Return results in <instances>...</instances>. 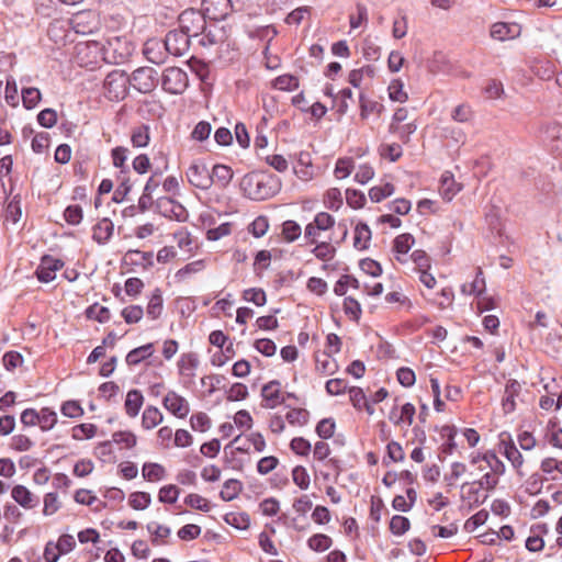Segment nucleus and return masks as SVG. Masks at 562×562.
<instances>
[{
  "instance_id": "obj_1",
  "label": "nucleus",
  "mask_w": 562,
  "mask_h": 562,
  "mask_svg": "<svg viewBox=\"0 0 562 562\" xmlns=\"http://www.w3.org/2000/svg\"><path fill=\"white\" fill-rule=\"evenodd\" d=\"M130 77L123 70H113L104 79L105 97L111 101L123 100L127 95Z\"/></svg>"
},
{
  "instance_id": "obj_2",
  "label": "nucleus",
  "mask_w": 562,
  "mask_h": 562,
  "mask_svg": "<svg viewBox=\"0 0 562 562\" xmlns=\"http://www.w3.org/2000/svg\"><path fill=\"white\" fill-rule=\"evenodd\" d=\"M207 15L194 9L184 10L179 15V27L190 38L196 37L203 33L206 25Z\"/></svg>"
},
{
  "instance_id": "obj_3",
  "label": "nucleus",
  "mask_w": 562,
  "mask_h": 562,
  "mask_svg": "<svg viewBox=\"0 0 562 562\" xmlns=\"http://www.w3.org/2000/svg\"><path fill=\"white\" fill-rule=\"evenodd\" d=\"M189 83L188 75L181 68L169 67L162 74V89L171 94H181Z\"/></svg>"
},
{
  "instance_id": "obj_4",
  "label": "nucleus",
  "mask_w": 562,
  "mask_h": 562,
  "mask_svg": "<svg viewBox=\"0 0 562 562\" xmlns=\"http://www.w3.org/2000/svg\"><path fill=\"white\" fill-rule=\"evenodd\" d=\"M128 77L130 85L140 93L151 92L158 82V74L151 67H139Z\"/></svg>"
},
{
  "instance_id": "obj_5",
  "label": "nucleus",
  "mask_w": 562,
  "mask_h": 562,
  "mask_svg": "<svg viewBox=\"0 0 562 562\" xmlns=\"http://www.w3.org/2000/svg\"><path fill=\"white\" fill-rule=\"evenodd\" d=\"M187 180L196 189L206 191L212 187L210 170L202 161H193L186 171Z\"/></svg>"
},
{
  "instance_id": "obj_6",
  "label": "nucleus",
  "mask_w": 562,
  "mask_h": 562,
  "mask_svg": "<svg viewBox=\"0 0 562 562\" xmlns=\"http://www.w3.org/2000/svg\"><path fill=\"white\" fill-rule=\"evenodd\" d=\"M72 30L78 34H91L99 27V20L92 11H80L69 20Z\"/></svg>"
},
{
  "instance_id": "obj_7",
  "label": "nucleus",
  "mask_w": 562,
  "mask_h": 562,
  "mask_svg": "<svg viewBox=\"0 0 562 562\" xmlns=\"http://www.w3.org/2000/svg\"><path fill=\"white\" fill-rule=\"evenodd\" d=\"M162 406L171 415L180 419L186 418L190 413V404L188 400L176 391L167 392L162 398Z\"/></svg>"
},
{
  "instance_id": "obj_8",
  "label": "nucleus",
  "mask_w": 562,
  "mask_h": 562,
  "mask_svg": "<svg viewBox=\"0 0 562 562\" xmlns=\"http://www.w3.org/2000/svg\"><path fill=\"white\" fill-rule=\"evenodd\" d=\"M165 48L173 56H183L190 47V37L181 30L170 31L164 42Z\"/></svg>"
},
{
  "instance_id": "obj_9",
  "label": "nucleus",
  "mask_w": 562,
  "mask_h": 562,
  "mask_svg": "<svg viewBox=\"0 0 562 562\" xmlns=\"http://www.w3.org/2000/svg\"><path fill=\"white\" fill-rule=\"evenodd\" d=\"M64 262L52 256H44L36 269V277L41 282L48 283L56 277V271L60 270Z\"/></svg>"
},
{
  "instance_id": "obj_10",
  "label": "nucleus",
  "mask_w": 562,
  "mask_h": 562,
  "mask_svg": "<svg viewBox=\"0 0 562 562\" xmlns=\"http://www.w3.org/2000/svg\"><path fill=\"white\" fill-rule=\"evenodd\" d=\"M158 206L161 210L162 215L166 217L178 222H186L188 220L189 214L186 207L170 198L159 199Z\"/></svg>"
},
{
  "instance_id": "obj_11",
  "label": "nucleus",
  "mask_w": 562,
  "mask_h": 562,
  "mask_svg": "<svg viewBox=\"0 0 562 562\" xmlns=\"http://www.w3.org/2000/svg\"><path fill=\"white\" fill-rule=\"evenodd\" d=\"M11 497L22 508L26 510L34 509L40 504V497L32 493L26 486L18 484L11 490Z\"/></svg>"
},
{
  "instance_id": "obj_12",
  "label": "nucleus",
  "mask_w": 562,
  "mask_h": 562,
  "mask_svg": "<svg viewBox=\"0 0 562 562\" xmlns=\"http://www.w3.org/2000/svg\"><path fill=\"white\" fill-rule=\"evenodd\" d=\"M262 406L265 408H274L282 404L284 398L281 394V383L277 380L270 381L261 389Z\"/></svg>"
},
{
  "instance_id": "obj_13",
  "label": "nucleus",
  "mask_w": 562,
  "mask_h": 562,
  "mask_svg": "<svg viewBox=\"0 0 562 562\" xmlns=\"http://www.w3.org/2000/svg\"><path fill=\"white\" fill-rule=\"evenodd\" d=\"M228 0H203L202 10L209 19L221 21L228 15Z\"/></svg>"
},
{
  "instance_id": "obj_14",
  "label": "nucleus",
  "mask_w": 562,
  "mask_h": 562,
  "mask_svg": "<svg viewBox=\"0 0 562 562\" xmlns=\"http://www.w3.org/2000/svg\"><path fill=\"white\" fill-rule=\"evenodd\" d=\"M501 447L503 449V454L510 462L513 468L517 471V473L522 476L521 468L524 464V457L520 451L515 446L514 441L509 439L506 441L505 439H501Z\"/></svg>"
},
{
  "instance_id": "obj_15",
  "label": "nucleus",
  "mask_w": 562,
  "mask_h": 562,
  "mask_svg": "<svg viewBox=\"0 0 562 562\" xmlns=\"http://www.w3.org/2000/svg\"><path fill=\"white\" fill-rule=\"evenodd\" d=\"M520 27L516 23H494L491 27V36L497 41H506L515 38L519 35Z\"/></svg>"
},
{
  "instance_id": "obj_16",
  "label": "nucleus",
  "mask_w": 562,
  "mask_h": 562,
  "mask_svg": "<svg viewBox=\"0 0 562 562\" xmlns=\"http://www.w3.org/2000/svg\"><path fill=\"white\" fill-rule=\"evenodd\" d=\"M521 385L516 380H509L505 386L502 398V407L505 414H510L516 408L515 398L519 395Z\"/></svg>"
},
{
  "instance_id": "obj_17",
  "label": "nucleus",
  "mask_w": 562,
  "mask_h": 562,
  "mask_svg": "<svg viewBox=\"0 0 562 562\" xmlns=\"http://www.w3.org/2000/svg\"><path fill=\"white\" fill-rule=\"evenodd\" d=\"M462 490V499L467 501L471 507L483 504L487 498L486 495H482L481 487L476 484V482H465L461 486Z\"/></svg>"
},
{
  "instance_id": "obj_18",
  "label": "nucleus",
  "mask_w": 562,
  "mask_h": 562,
  "mask_svg": "<svg viewBox=\"0 0 562 562\" xmlns=\"http://www.w3.org/2000/svg\"><path fill=\"white\" fill-rule=\"evenodd\" d=\"M114 225L108 217L100 220L92 228V238L100 245L106 244L113 235Z\"/></svg>"
},
{
  "instance_id": "obj_19",
  "label": "nucleus",
  "mask_w": 562,
  "mask_h": 562,
  "mask_svg": "<svg viewBox=\"0 0 562 562\" xmlns=\"http://www.w3.org/2000/svg\"><path fill=\"white\" fill-rule=\"evenodd\" d=\"M153 257H154V255L150 251H140V250L131 249V250L126 251L123 260L126 265L139 266L143 269H148L154 263Z\"/></svg>"
},
{
  "instance_id": "obj_20",
  "label": "nucleus",
  "mask_w": 562,
  "mask_h": 562,
  "mask_svg": "<svg viewBox=\"0 0 562 562\" xmlns=\"http://www.w3.org/2000/svg\"><path fill=\"white\" fill-rule=\"evenodd\" d=\"M212 184L214 183L221 189H225L232 181L234 172L231 167L216 164L210 171Z\"/></svg>"
},
{
  "instance_id": "obj_21",
  "label": "nucleus",
  "mask_w": 562,
  "mask_h": 562,
  "mask_svg": "<svg viewBox=\"0 0 562 562\" xmlns=\"http://www.w3.org/2000/svg\"><path fill=\"white\" fill-rule=\"evenodd\" d=\"M198 366L199 359L194 352L182 353L178 360L179 373L189 380H192L195 376Z\"/></svg>"
},
{
  "instance_id": "obj_22",
  "label": "nucleus",
  "mask_w": 562,
  "mask_h": 562,
  "mask_svg": "<svg viewBox=\"0 0 562 562\" xmlns=\"http://www.w3.org/2000/svg\"><path fill=\"white\" fill-rule=\"evenodd\" d=\"M144 404V395L139 390H131L126 394L124 409L128 417L134 418L138 415Z\"/></svg>"
},
{
  "instance_id": "obj_23",
  "label": "nucleus",
  "mask_w": 562,
  "mask_h": 562,
  "mask_svg": "<svg viewBox=\"0 0 562 562\" xmlns=\"http://www.w3.org/2000/svg\"><path fill=\"white\" fill-rule=\"evenodd\" d=\"M164 420L161 411L154 406L147 405L142 414V427L145 430H151L160 425Z\"/></svg>"
},
{
  "instance_id": "obj_24",
  "label": "nucleus",
  "mask_w": 562,
  "mask_h": 562,
  "mask_svg": "<svg viewBox=\"0 0 562 562\" xmlns=\"http://www.w3.org/2000/svg\"><path fill=\"white\" fill-rule=\"evenodd\" d=\"M154 352V345L151 342L137 347L131 350L125 358L128 366H137L143 360L149 358Z\"/></svg>"
},
{
  "instance_id": "obj_25",
  "label": "nucleus",
  "mask_w": 562,
  "mask_h": 562,
  "mask_svg": "<svg viewBox=\"0 0 562 562\" xmlns=\"http://www.w3.org/2000/svg\"><path fill=\"white\" fill-rule=\"evenodd\" d=\"M142 475L148 482H158L165 479L166 469L159 463L146 462L143 464Z\"/></svg>"
},
{
  "instance_id": "obj_26",
  "label": "nucleus",
  "mask_w": 562,
  "mask_h": 562,
  "mask_svg": "<svg viewBox=\"0 0 562 562\" xmlns=\"http://www.w3.org/2000/svg\"><path fill=\"white\" fill-rule=\"evenodd\" d=\"M485 279L481 268L477 269L476 276L473 281L464 283L461 286V292L467 295H481L485 291Z\"/></svg>"
},
{
  "instance_id": "obj_27",
  "label": "nucleus",
  "mask_w": 562,
  "mask_h": 562,
  "mask_svg": "<svg viewBox=\"0 0 562 562\" xmlns=\"http://www.w3.org/2000/svg\"><path fill=\"white\" fill-rule=\"evenodd\" d=\"M544 140L559 150L562 148V125L559 123H550L544 127Z\"/></svg>"
},
{
  "instance_id": "obj_28",
  "label": "nucleus",
  "mask_w": 562,
  "mask_h": 562,
  "mask_svg": "<svg viewBox=\"0 0 562 562\" xmlns=\"http://www.w3.org/2000/svg\"><path fill=\"white\" fill-rule=\"evenodd\" d=\"M338 369L336 360L329 352L316 356V370L325 375L334 374Z\"/></svg>"
},
{
  "instance_id": "obj_29",
  "label": "nucleus",
  "mask_w": 562,
  "mask_h": 562,
  "mask_svg": "<svg viewBox=\"0 0 562 562\" xmlns=\"http://www.w3.org/2000/svg\"><path fill=\"white\" fill-rule=\"evenodd\" d=\"M414 237L411 234L398 235L393 243V249L397 254L396 259L404 262L401 256L406 255L414 245Z\"/></svg>"
},
{
  "instance_id": "obj_30",
  "label": "nucleus",
  "mask_w": 562,
  "mask_h": 562,
  "mask_svg": "<svg viewBox=\"0 0 562 562\" xmlns=\"http://www.w3.org/2000/svg\"><path fill=\"white\" fill-rule=\"evenodd\" d=\"M147 530L151 535V543L154 546L165 544L166 542L164 540L168 538L171 533L169 527L165 525H159L157 522H149L147 525Z\"/></svg>"
},
{
  "instance_id": "obj_31",
  "label": "nucleus",
  "mask_w": 562,
  "mask_h": 562,
  "mask_svg": "<svg viewBox=\"0 0 562 562\" xmlns=\"http://www.w3.org/2000/svg\"><path fill=\"white\" fill-rule=\"evenodd\" d=\"M370 239L371 231L369 226L364 223L357 224L355 228L353 246L359 250L367 249Z\"/></svg>"
},
{
  "instance_id": "obj_32",
  "label": "nucleus",
  "mask_w": 562,
  "mask_h": 562,
  "mask_svg": "<svg viewBox=\"0 0 562 562\" xmlns=\"http://www.w3.org/2000/svg\"><path fill=\"white\" fill-rule=\"evenodd\" d=\"M241 490H243V484L240 481L235 480V479H229L224 483L223 488L220 492V496L223 501L229 502V501L235 499L238 496V494L241 492Z\"/></svg>"
},
{
  "instance_id": "obj_33",
  "label": "nucleus",
  "mask_w": 562,
  "mask_h": 562,
  "mask_svg": "<svg viewBox=\"0 0 562 562\" xmlns=\"http://www.w3.org/2000/svg\"><path fill=\"white\" fill-rule=\"evenodd\" d=\"M148 317L157 319L162 312V295L160 289H155L150 295L149 302L146 308Z\"/></svg>"
},
{
  "instance_id": "obj_34",
  "label": "nucleus",
  "mask_w": 562,
  "mask_h": 562,
  "mask_svg": "<svg viewBox=\"0 0 562 562\" xmlns=\"http://www.w3.org/2000/svg\"><path fill=\"white\" fill-rule=\"evenodd\" d=\"M389 98L394 102L404 103L408 94L404 90V82L401 79H393L387 87Z\"/></svg>"
},
{
  "instance_id": "obj_35",
  "label": "nucleus",
  "mask_w": 562,
  "mask_h": 562,
  "mask_svg": "<svg viewBox=\"0 0 562 562\" xmlns=\"http://www.w3.org/2000/svg\"><path fill=\"white\" fill-rule=\"evenodd\" d=\"M272 87L281 91H294L299 88V78L290 74H284L273 80Z\"/></svg>"
},
{
  "instance_id": "obj_36",
  "label": "nucleus",
  "mask_w": 562,
  "mask_h": 562,
  "mask_svg": "<svg viewBox=\"0 0 562 562\" xmlns=\"http://www.w3.org/2000/svg\"><path fill=\"white\" fill-rule=\"evenodd\" d=\"M150 135H149V126L139 125L132 131L131 142L134 147L142 148L146 147L149 144Z\"/></svg>"
},
{
  "instance_id": "obj_37",
  "label": "nucleus",
  "mask_w": 562,
  "mask_h": 562,
  "mask_svg": "<svg viewBox=\"0 0 562 562\" xmlns=\"http://www.w3.org/2000/svg\"><path fill=\"white\" fill-rule=\"evenodd\" d=\"M57 423V413L49 407H43L38 412V426L42 431L50 430Z\"/></svg>"
},
{
  "instance_id": "obj_38",
  "label": "nucleus",
  "mask_w": 562,
  "mask_h": 562,
  "mask_svg": "<svg viewBox=\"0 0 562 562\" xmlns=\"http://www.w3.org/2000/svg\"><path fill=\"white\" fill-rule=\"evenodd\" d=\"M460 191V187L456 183L451 175H443L441 178L440 193L447 201H451L452 198Z\"/></svg>"
},
{
  "instance_id": "obj_39",
  "label": "nucleus",
  "mask_w": 562,
  "mask_h": 562,
  "mask_svg": "<svg viewBox=\"0 0 562 562\" xmlns=\"http://www.w3.org/2000/svg\"><path fill=\"white\" fill-rule=\"evenodd\" d=\"M333 540L330 537L324 533L313 535L307 540V546L311 550L316 552H323L330 548Z\"/></svg>"
},
{
  "instance_id": "obj_40",
  "label": "nucleus",
  "mask_w": 562,
  "mask_h": 562,
  "mask_svg": "<svg viewBox=\"0 0 562 562\" xmlns=\"http://www.w3.org/2000/svg\"><path fill=\"white\" fill-rule=\"evenodd\" d=\"M482 459L493 474L503 475L505 473V464L497 458L494 451L488 450L482 453Z\"/></svg>"
},
{
  "instance_id": "obj_41",
  "label": "nucleus",
  "mask_w": 562,
  "mask_h": 562,
  "mask_svg": "<svg viewBox=\"0 0 562 562\" xmlns=\"http://www.w3.org/2000/svg\"><path fill=\"white\" fill-rule=\"evenodd\" d=\"M151 503L150 494L147 492H134L130 495L128 504L135 510H143Z\"/></svg>"
},
{
  "instance_id": "obj_42",
  "label": "nucleus",
  "mask_w": 562,
  "mask_h": 562,
  "mask_svg": "<svg viewBox=\"0 0 562 562\" xmlns=\"http://www.w3.org/2000/svg\"><path fill=\"white\" fill-rule=\"evenodd\" d=\"M395 191L392 183L386 182L383 186H375L369 190V196L372 202H381L383 199L391 196Z\"/></svg>"
},
{
  "instance_id": "obj_43",
  "label": "nucleus",
  "mask_w": 562,
  "mask_h": 562,
  "mask_svg": "<svg viewBox=\"0 0 562 562\" xmlns=\"http://www.w3.org/2000/svg\"><path fill=\"white\" fill-rule=\"evenodd\" d=\"M86 315L88 318L98 321L99 323H106L111 317L110 310L99 304L89 306L86 311Z\"/></svg>"
},
{
  "instance_id": "obj_44",
  "label": "nucleus",
  "mask_w": 562,
  "mask_h": 562,
  "mask_svg": "<svg viewBox=\"0 0 562 562\" xmlns=\"http://www.w3.org/2000/svg\"><path fill=\"white\" fill-rule=\"evenodd\" d=\"M205 268L204 260H195L192 262L187 263L183 268L179 269L176 272V279L178 281L186 280L189 276L193 273H198L202 271Z\"/></svg>"
},
{
  "instance_id": "obj_45",
  "label": "nucleus",
  "mask_w": 562,
  "mask_h": 562,
  "mask_svg": "<svg viewBox=\"0 0 562 562\" xmlns=\"http://www.w3.org/2000/svg\"><path fill=\"white\" fill-rule=\"evenodd\" d=\"M312 252L317 259L329 261L335 257L336 248L330 243L322 241L314 247Z\"/></svg>"
},
{
  "instance_id": "obj_46",
  "label": "nucleus",
  "mask_w": 562,
  "mask_h": 562,
  "mask_svg": "<svg viewBox=\"0 0 562 562\" xmlns=\"http://www.w3.org/2000/svg\"><path fill=\"white\" fill-rule=\"evenodd\" d=\"M302 234L301 226L295 221H285L282 224V236L288 243L296 240Z\"/></svg>"
},
{
  "instance_id": "obj_47",
  "label": "nucleus",
  "mask_w": 562,
  "mask_h": 562,
  "mask_svg": "<svg viewBox=\"0 0 562 562\" xmlns=\"http://www.w3.org/2000/svg\"><path fill=\"white\" fill-rule=\"evenodd\" d=\"M292 480L295 485H297L301 490H307L311 484V477L307 470L302 465H296L292 470Z\"/></svg>"
},
{
  "instance_id": "obj_48",
  "label": "nucleus",
  "mask_w": 562,
  "mask_h": 562,
  "mask_svg": "<svg viewBox=\"0 0 562 562\" xmlns=\"http://www.w3.org/2000/svg\"><path fill=\"white\" fill-rule=\"evenodd\" d=\"M33 440L23 434L14 435L11 438L10 448L18 452H25L33 448Z\"/></svg>"
},
{
  "instance_id": "obj_49",
  "label": "nucleus",
  "mask_w": 562,
  "mask_h": 562,
  "mask_svg": "<svg viewBox=\"0 0 562 562\" xmlns=\"http://www.w3.org/2000/svg\"><path fill=\"white\" fill-rule=\"evenodd\" d=\"M355 168V161L350 157L339 158L335 166V176L338 179L347 178Z\"/></svg>"
},
{
  "instance_id": "obj_50",
  "label": "nucleus",
  "mask_w": 562,
  "mask_h": 562,
  "mask_svg": "<svg viewBox=\"0 0 562 562\" xmlns=\"http://www.w3.org/2000/svg\"><path fill=\"white\" fill-rule=\"evenodd\" d=\"M383 105L376 101L366 99L363 94H360V116L361 119H368L371 113H380Z\"/></svg>"
},
{
  "instance_id": "obj_51",
  "label": "nucleus",
  "mask_w": 562,
  "mask_h": 562,
  "mask_svg": "<svg viewBox=\"0 0 562 562\" xmlns=\"http://www.w3.org/2000/svg\"><path fill=\"white\" fill-rule=\"evenodd\" d=\"M44 507H43V514L45 516H52L55 513L58 512V509L61 506V503L59 501L58 494L55 492L47 493L44 496Z\"/></svg>"
},
{
  "instance_id": "obj_52",
  "label": "nucleus",
  "mask_w": 562,
  "mask_h": 562,
  "mask_svg": "<svg viewBox=\"0 0 562 562\" xmlns=\"http://www.w3.org/2000/svg\"><path fill=\"white\" fill-rule=\"evenodd\" d=\"M245 301L251 302L257 306H263L267 302L266 292L259 288L247 289L243 293Z\"/></svg>"
},
{
  "instance_id": "obj_53",
  "label": "nucleus",
  "mask_w": 562,
  "mask_h": 562,
  "mask_svg": "<svg viewBox=\"0 0 562 562\" xmlns=\"http://www.w3.org/2000/svg\"><path fill=\"white\" fill-rule=\"evenodd\" d=\"M324 204L329 210L338 211L342 205V196L340 190L337 188L329 189L325 194Z\"/></svg>"
},
{
  "instance_id": "obj_54",
  "label": "nucleus",
  "mask_w": 562,
  "mask_h": 562,
  "mask_svg": "<svg viewBox=\"0 0 562 562\" xmlns=\"http://www.w3.org/2000/svg\"><path fill=\"white\" fill-rule=\"evenodd\" d=\"M180 494V490L173 485H165L159 490L158 498L161 503L173 504L177 502Z\"/></svg>"
},
{
  "instance_id": "obj_55",
  "label": "nucleus",
  "mask_w": 562,
  "mask_h": 562,
  "mask_svg": "<svg viewBox=\"0 0 562 562\" xmlns=\"http://www.w3.org/2000/svg\"><path fill=\"white\" fill-rule=\"evenodd\" d=\"M97 432V426L93 424H80L72 428V438L75 440L90 439Z\"/></svg>"
},
{
  "instance_id": "obj_56",
  "label": "nucleus",
  "mask_w": 562,
  "mask_h": 562,
  "mask_svg": "<svg viewBox=\"0 0 562 562\" xmlns=\"http://www.w3.org/2000/svg\"><path fill=\"white\" fill-rule=\"evenodd\" d=\"M368 21V10L363 4L358 3L356 12L349 15L350 29L355 30Z\"/></svg>"
},
{
  "instance_id": "obj_57",
  "label": "nucleus",
  "mask_w": 562,
  "mask_h": 562,
  "mask_svg": "<svg viewBox=\"0 0 562 562\" xmlns=\"http://www.w3.org/2000/svg\"><path fill=\"white\" fill-rule=\"evenodd\" d=\"M121 314L127 324H135L142 319L144 310L140 305H130L124 307Z\"/></svg>"
},
{
  "instance_id": "obj_58",
  "label": "nucleus",
  "mask_w": 562,
  "mask_h": 562,
  "mask_svg": "<svg viewBox=\"0 0 562 562\" xmlns=\"http://www.w3.org/2000/svg\"><path fill=\"white\" fill-rule=\"evenodd\" d=\"M157 49H159V43L157 41H148L144 47V55L150 63L159 65L164 59L161 53L156 52Z\"/></svg>"
},
{
  "instance_id": "obj_59",
  "label": "nucleus",
  "mask_w": 562,
  "mask_h": 562,
  "mask_svg": "<svg viewBox=\"0 0 562 562\" xmlns=\"http://www.w3.org/2000/svg\"><path fill=\"white\" fill-rule=\"evenodd\" d=\"M409 520L401 515H395L390 521V530L393 535L402 536L409 529Z\"/></svg>"
},
{
  "instance_id": "obj_60",
  "label": "nucleus",
  "mask_w": 562,
  "mask_h": 562,
  "mask_svg": "<svg viewBox=\"0 0 562 562\" xmlns=\"http://www.w3.org/2000/svg\"><path fill=\"white\" fill-rule=\"evenodd\" d=\"M41 100V92L37 88L22 89V101L26 109H33Z\"/></svg>"
},
{
  "instance_id": "obj_61",
  "label": "nucleus",
  "mask_w": 562,
  "mask_h": 562,
  "mask_svg": "<svg viewBox=\"0 0 562 562\" xmlns=\"http://www.w3.org/2000/svg\"><path fill=\"white\" fill-rule=\"evenodd\" d=\"M224 519L237 529H246L250 524L249 516L245 513H229L225 515Z\"/></svg>"
},
{
  "instance_id": "obj_62",
  "label": "nucleus",
  "mask_w": 562,
  "mask_h": 562,
  "mask_svg": "<svg viewBox=\"0 0 562 562\" xmlns=\"http://www.w3.org/2000/svg\"><path fill=\"white\" fill-rule=\"evenodd\" d=\"M112 441L131 449L136 446L137 438L132 431H116L112 435Z\"/></svg>"
},
{
  "instance_id": "obj_63",
  "label": "nucleus",
  "mask_w": 562,
  "mask_h": 562,
  "mask_svg": "<svg viewBox=\"0 0 562 562\" xmlns=\"http://www.w3.org/2000/svg\"><path fill=\"white\" fill-rule=\"evenodd\" d=\"M269 228V220L267 216H258L249 225V232L256 237H262Z\"/></svg>"
},
{
  "instance_id": "obj_64",
  "label": "nucleus",
  "mask_w": 562,
  "mask_h": 562,
  "mask_svg": "<svg viewBox=\"0 0 562 562\" xmlns=\"http://www.w3.org/2000/svg\"><path fill=\"white\" fill-rule=\"evenodd\" d=\"M451 117L456 122L465 123L473 117V111L469 104H459L451 112Z\"/></svg>"
}]
</instances>
